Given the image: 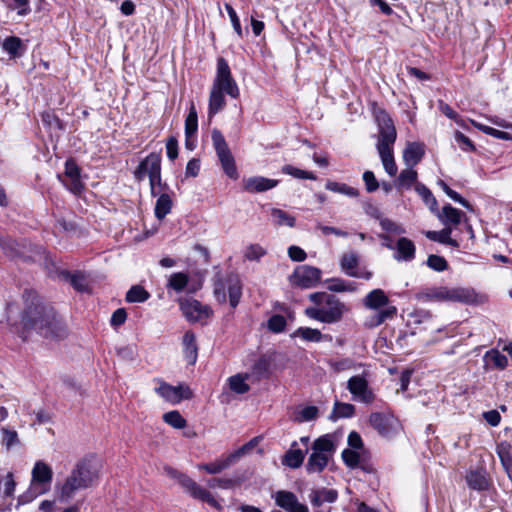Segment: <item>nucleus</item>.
Masks as SVG:
<instances>
[{"mask_svg":"<svg viewBox=\"0 0 512 512\" xmlns=\"http://www.w3.org/2000/svg\"><path fill=\"white\" fill-rule=\"evenodd\" d=\"M265 254V250L257 244L250 245L245 253V257L249 260H258Z\"/></svg>","mask_w":512,"mask_h":512,"instance_id":"obj_61","label":"nucleus"},{"mask_svg":"<svg viewBox=\"0 0 512 512\" xmlns=\"http://www.w3.org/2000/svg\"><path fill=\"white\" fill-rule=\"evenodd\" d=\"M225 9L230 17L232 26L239 37H242V28L236 11L230 4H225Z\"/></svg>","mask_w":512,"mask_h":512,"instance_id":"obj_57","label":"nucleus"},{"mask_svg":"<svg viewBox=\"0 0 512 512\" xmlns=\"http://www.w3.org/2000/svg\"><path fill=\"white\" fill-rule=\"evenodd\" d=\"M184 316L191 322L202 321L212 314V310L195 299H187L180 303Z\"/></svg>","mask_w":512,"mask_h":512,"instance_id":"obj_18","label":"nucleus"},{"mask_svg":"<svg viewBox=\"0 0 512 512\" xmlns=\"http://www.w3.org/2000/svg\"><path fill=\"white\" fill-rule=\"evenodd\" d=\"M295 336L301 337L306 341L320 342L323 335L320 330L309 327H300L296 330Z\"/></svg>","mask_w":512,"mask_h":512,"instance_id":"obj_45","label":"nucleus"},{"mask_svg":"<svg viewBox=\"0 0 512 512\" xmlns=\"http://www.w3.org/2000/svg\"><path fill=\"white\" fill-rule=\"evenodd\" d=\"M155 391L166 401L171 402L173 404L179 403L181 400H188L193 397L192 390L189 386L180 384L177 386H172L168 383L161 382L159 387L155 389Z\"/></svg>","mask_w":512,"mask_h":512,"instance_id":"obj_16","label":"nucleus"},{"mask_svg":"<svg viewBox=\"0 0 512 512\" xmlns=\"http://www.w3.org/2000/svg\"><path fill=\"white\" fill-rule=\"evenodd\" d=\"M282 172L287 174V175H290V176H293L295 178H298V179L316 180V176L312 172L301 170V169L296 168V167H294L292 165H285V166H283L282 167Z\"/></svg>","mask_w":512,"mask_h":512,"instance_id":"obj_48","label":"nucleus"},{"mask_svg":"<svg viewBox=\"0 0 512 512\" xmlns=\"http://www.w3.org/2000/svg\"><path fill=\"white\" fill-rule=\"evenodd\" d=\"M374 117L379 127L377 150L385 171L390 176L397 173L392 147L397 138L396 128L388 113L381 108L374 109Z\"/></svg>","mask_w":512,"mask_h":512,"instance_id":"obj_2","label":"nucleus"},{"mask_svg":"<svg viewBox=\"0 0 512 512\" xmlns=\"http://www.w3.org/2000/svg\"><path fill=\"white\" fill-rule=\"evenodd\" d=\"M98 476L96 460L92 458L81 459L61 486L60 499L69 500L78 490L90 487L98 479Z\"/></svg>","mask_w":512,"mask_h":512,"instance_id":"obj_4","label":"nucleus"},{"mask_svg":"<svg viewBox=\"0 0 512 512\" xmlns=\"http://www.w3.org/2000/svg\"><path fill=\"white\" fill-rule=\"evenodd\" d=\"M297 442L291 444V448L282 457V464L292 469L299 468L304 461L305 452L296 448Z\"/></svg>","mask_w":512,"mask_h":512,"instance_id":"obj_26","label":"nucleus"},{"mask_svg":"<svg viewBox=\"0 0 512 512\" xmlns=\"http://www.w3.org/2000/svg\"><path fill=\"white\" fill-rule=\"evenodd\" d=\"M163 421L175 429H183L187 425V421L177 410L163 414Z\"/></svg>","mask_w":512,"mask_h":512,"instance_id":"obj_41","label":"nucleus"},{"mask_svg":"<svg viewBox=\"0 0 512 512\" xmlns=\"http://www.w3.org/2000/svg\"><path fill=\"white\" fill-rule=\"evenodd\" d=\"M397 253L394 256L398 261H411L415 257V245L412 240L401 237L397 240L396 247Z\"/></svg>","mask_w":512,"mask_h":512,"instance_id":"obj_24","label":"nucleus"},{"mask_svg":"<svg viewBox=\"0 0 512 512\" xmlns=\"http://www.w3.org/2000/svg\"><path fill=\"white\" fill-rule=\"evenodd\" d=\"M184 358L189 365H194L197 361L198 346L196 336L192 331H186L182 340Z\"/></svg>","mask_w":512,"mask_h":512,"instance_id":"obj_22","label":"nucleus"},{"mask_svg":"<svg viewBox=\"0 0 512 512\" xmlns=\"http://www.w3.org/2000/svg\"><path fill=\"white\" fill-rule=\"evenodd\" d=\"M71 285L79 292L87 291L88 284L85 277L82 274H73L70 276Z\"/></svg>","mask_w":512,"mask_h":512,"instance_id":"obj_58","label":"nucleus"},{"mask_svg":"<svg viewBox=\"0 0 512 512\" xmlns=\"http://www.w3.org/2000/svg\"><path fill=\"white\" fill-rule=\"evenodd\" d=\"M380 225L383 230L388 231V232H392L395 234H404L405 233V229L403 227H401L394 221L387 219V218L382 219L380 221Z\"/></svg>","mask_w":512,"mask_h":512,"instance_id":"obj_59","label":"nucleus"},{"mask_svg":"<svg viewBox=\"0 0 512 512\" xmlns=\"http://www.w3.org/2000/svg\"><path fill=\"white\" fill-rule=\"evenodd\" d=\"M150 297L149 292L140 285L132 286L126 293V301L129 303H142Z\"/></svg>","mask_w":512,"mask_h":512,"instance_id":"obj_35","label":"nucleus"},{"mask_svg":"<svg viewBox=\"0 0 512 512\" xmlns=\"http://www.w3.org/2000/svg\"><path fill=\"white\" fill-rule=\"evenodd\" d=\"M344 463L350 468H356L360 462V455L354 450L344 449L342 452Z\"/></svg>","mask_w":512,"mask_h":512,"instance_id":"obj_53","label":"nucleus"},{"mask_svg":"<svg viewBox=\"0 0 512 512\" xmlns=\"http://www.w3.org/2000/svg\"><path fill=\"white\" fill-rule=\"evenodd\" d=\"M425 153L424 145L418 142L409 143L403 151V160L407 167L418 164Z\"/></svg>","mask_w":512,"mask_h":512,"instance_id":"obj_23","label":"nucleus"},{"mask_svg":"<svg viewBox=\"0 0 512 512\" xmlns=\"http://www.w3.org/2000/svg\"><path fill=\"white\" fill-rule=\"evenodd\" d=\"M172 208V200L170 196L166 193L161 194L155 204V217L158 220H162L166 217L167 214L170 213Z\"/></svg>","mask_w":512,"mask_h":512,"instance_id":"obj_33","label":"nucleus"},{"mask_svg":"<svg viewBox=\"0 0 512 512\" xmlns=\"http://www.w3.org/2000/svg\"><path fill=\"white\" fill-rule=\"evenodd\" d=\"M358 262H359V259L355 253H353V252L346 253L341 257L340 266H341V269L348 276L357 277L358 274H357L356 268L358 266Z\"/></svg>","mask_w":512,"mask_h":512,"instance_id":"obj_32","label":"nucleus"},{"mask_svg":"<svg viewBox=\"0 0 512 512\" xmlns=\"http://www.w3.org/2000/svg\"><path fill=\"white\" fill-rule=\"evenodd\" d=\"M355 413L354 405L350 403H343L336 401L334 404V409L331 418H349L352 417Z\"/></svg>","mask_w":512,"mask_h":512,"instance_id":"obj_39","label":"nucleus"},{"mask_svg":"<svg viewBox=\"0 0 512 512\" xmlns=\"http://www.w3.org/2000/svg\"><path fill=\"white\" fill-rule=\"evenodd\" d=\"M271 217L276 225H286L288 227L295 225V218L281 209L273 208L271 210Z\"/></svg>","mask_w":512,"mask_h":512,"instance_id":"obj_42","label":"nucleus"},{"mask_svg":"<svg viewBox=\"0 0 512 512\" xmlns=\"http://www.w3.org/2000/svg\"><path fill=\"white\" fill-rule=\"evenodd\" d=\"M321 278V270L309 266L301 265L297 267L294 273L291 275V283L301 288H311L316 286Z\"/></svg>","mask_w":512,"mask_h":512,"instance_id":"obj_14","label":"nucleus"},{"mask_svg":"<svg viewBox=\"0 0 512 512\" xmlns=\"http://www.w3.org/2000/svg\"><path fill=\"white\" fill-rule=\"evenodd\" d=\"M417 171L412 167H408L401 171L397 178V187L409 189L413 184H416Z\"/></svg>","mask_w":512,"mask_h":512,"instance_id":"obj_36","label":"nucleus"},{"mask_svg":"<svg viewBox=\"0 0 512 512\" xmlns=\"http://www.w3.org/2000/svg\"><path fill=\"white\" fill-rule=\"evenodd\" d=\"M497 454L506 471H509V467L512 465L511 445L506 442L500 443L497 446Z\"/></svg>","mask_w":512,"mask_h":512,"instance_id":"obj_47","label":"nucleus"},{"mask_svg":"<svg viewBox=\"0 0 512 512\" xmlns=\"http://www.w3.org/2000/svg\"><path fill=\"white\" fill-rule=\"evenodd\" d=\"M211 139L223 171L229 178L236 180L239 177V174L237 172L234 157L223 134L220 130L214 128L211 132Z\"/></svg>","mask_w":512,"mask_h":512,"instance_id":"obj_8","label":"nucleus"},{"mask_svg":"<svg viewBox=\"0 0 512 512\" xmlns=\"http://www.w3.org/2000/svg\"><path fill=\"white\" fill-rule=\"evenodd\" d=\"M226 288L229 295V303L232 308H236L242 296V286L240 279L235 274H229L225 283L218 281L215 284L214 294L219 302L226 301Z\"/></svg>","mask_w":512,"mask_h":512,"instance_id":"obj_11","label":"nucleus"},{"mask_svg":"<svg viewBox=\"0 0 512 512\" xmlns=\"http://www.w3.org/2000/svg\"><path fill=\"white\" fill-rule=\"evenodd\" d=\"M455 141L461 146L464 151H474L475 146L472 141L462 132L456 131L454 135Z\"/></svg>","mask_w":512,"mask_h":512,"instance_id":"obj_56","label":"nucleus"},{"mask_svg":"<svg viewBox=\"0 0 512 512\" xmlns=\"http://www.w3.org/2000/svg\"><path fill=\"white\" fill-rule=\"evenodd\" d=\"M365 308L374 311L364 320V326L373 329L387 320H392L397 314V308L391 304L388 296L382 289L370 291L363 299Z\"/></svg>","mask_w":512,"mask_h":512,"instance_id":"obj_5","label":"nucleus"},{"mask_svg":"<svg viewBox=\"0 0 512 512\" xmlns=\"http://www.w3.org/2000/svg\"><path fill=\"white\" fill-rule=\"evenodd\" d=\"M52 477L53 471L51 467L43 461H37L32 469V486L29 493H31L32 490L37 491H35L31 497H27L26 501L36 497L38 494L45 493L47 491L46 486L50 485Z\"/></svg>","mask_w":512,"mask_h":512,"instance_id":"obj_12","label":"nucleus"},{"mask_svg":"<svg viewBox=\"0 0 512 512\" xmlns=\"http://www.w3.org/2000/svg\"><path fill=\"white\" fill-rule=\"evenodd\" d=\"M311 454L306 463V471L309 474L321 473L332 458L336 446L330 435L317 438L311 446Z\"/></svg>","mask_w":512,"mask_h":512,"instance_id":"obj_7","label":"nucleus"},{"mask_svg":"<svg viewBox=\"0 0 512 512\" xmlns=\"http://www.w3.org/2000/svg\"><path fill=\"white\" fill-rule=\"evenodd\" d=\"M198 129V116L195 105L191 102L189 113L185 119V136L195 135Z\"/></svg>","mask_w":512,"mask_h":512,"instance_id":"obj_40","label":"nucleus"},{"mask_svg":"<svg viewBox=\"0 0 512 512\" xmlns=\"http://www.w3.org/2000/svg\"><path fill=\"white\" fill-rule=\"evenodd\" d=\"M169 474L172 477L176 478L179 484L184 488V490L193 498L206 502L216 509H221V505L213 497V495L208 490L198 485L189 476L179 473L175 470H170Z\"/></svg>","mask_w":512,"mask_h":512,"instance_id":"obj_10","label":"nucleus"},{"mask_svg":"<svg viewBox=\"0 0 512 512\" xmlns=\"http://www.w3.org/2000/svg\"><path fill=\"white\" fill-rule=\"evenodd\" d=\"M318 415V408L315 406H307L300 412L298 420L301 422L314 420Z\"/></svg>","mask_w":512,"mask_h":512,"instance_id":"obj_62","label":"nucleus"},{"mask_svg":"<svg viewBox=\"0 0 512 512\" xmlns=\"http://www.w3.org/2000/svg\"><path fill=\"white\" fill-rule=\"evenodd\" d=\"M224 94L226 93L221 90L213 87L211 88L208 107V114L210 117L217 114L226 106Z\"/></svg>","mask_w":512,"mask_h":512,"instance_id":"obj_29","label":"nucleus"},{"mask_svg":"<svg viewBox=\"0 0 512 512\" xmlns=\"http://www.w3.org/2000/svg\"><path fill=\"white\" fill-rule=\"evenodd\" d=\"M415 191L422 197L424 202L430 206V208L433 210L436 205L437 201L435 197L433 196L432 192L422 183H416L415 184Z\"/></svg>","mask_w":512,"mask_h":512,"instance_id":"obj_49","label":"nucleus"},{"mask_svg":"<svg viewBox=\"0 0 512 512\" xmlns=\"http://www.w3.org/2000/svg\"><path fill=\"white\" fill-rule=\"evenodd\" d=\"M286 319L284 316L276 314L268 320V328L270 331L280 333L285 330Z\"/></svg>","mask_w":512,"mask_h":512,"instance_id":"obj_52","label":"nucleus"},{"mask_svg":"<svg viewBox=\"0 0 512 512\" xmlns=\"http://www.w3.org/2000/svg\"><path fill=\"white\" fill-rule=\"evenodd\" d=\"M462 215V211L452 207L450 204H447L442 208V213L439 215V219L445 226H456L461 222Z\"/></svg>","mask_w":512,"mask_h":512,"instance_id":"obj_30","label":"nucleus"},{"mask_svg":"<svg viewBox=\"0 0 512 512\" xmlns=\"http://www.w3.org/2000/svg\"><path fill=\"white\" fill-rule=\"evenodd\" d=\"M167 156L170 160L178 157V141L175 137H169L166 142Z\"/></svg>","mask_w":512,"mask_h":512,"instance_id":"obj_63","label":"nucleus"},{"mask_svg":"<svg viewBox=\"0 0 512 512\" xmlns=\"http://www.w3.org/2000/svg\"><path fill=\"white\" fill-rule=\"evenodd\" d=\"M235 462L236 461L234 460L232 455L229 454L228 456H226L223 459H219V460H216V461L211 462V463L199 464L198 468L200 470L206 471L209 474H219L223 470L229 468Z\"/></svg>","mask_w":512,"mask_h":512,"instance_id":"obj_28","label":"nucleus"},{"mask_svg":"<svg viewBox=\"0 0 512 512\" xmlns=\"http://www.w3.org/2000/svg\"><path fill=\"white\" fill-rule=\"evenodd\" d=\"M427 265L434 271L442 272L448 268L446 259L442 256L431 254L427 258Z\"/></svg>","mask_w":512,"mask_h":512,"instance_id":"obj_50","label":"nucleus"},{"mask_svg":"<svg viewBox=\"0 0 512 512\" xmlns=\"http://www.w3.org/2000/svg\"><path fill=\"white\" fill-rule=\"evenodd\" d=\"M467 485L473 490H485L488 486L482 470H472L466 475Z\"/></svg>","mask_w":512,"mask_h":512,"instance_id":"obj_31","label":"nucleus"},{"mask_svg":"<svg viewBox=\"0 0 512 512\" xmlns=\"http://www.w3.org/2000/svg\"><path fill=\"white\" fill-rule=\"evenodd\" d=\"M275 503L287 512H309L306 505L298 501L297 496L287 490H279L272 495Z\"/></svg>","mask_w":512,"mask_h":512,"instance_id":"obj_19","label":"nucleus"},{"mask_svg":"<svg viewBox=\"0 0 512 512\" xmlns=\"http://www.w3.org/2000/svg\"><path fill=\"white\" fill-rule=\"evenodd\" d=\"M161 172V156L158 153H150L143 159L134 171V178L143 181L146 176L155 175Z\"/></svg>","mask_w":512,"mask_h":512,"instance_id":"obj_20","label":"nucleus"},{"mask_svg":"<svg viewBox=\"0 0 512 512\" xmlns=\"http://www.w3.org/2000/svg\"><path fill=\"white\" fill-rule=\"evenodd\" d=\"M328 290L332 292H353L356 290L355 283L340 278L329 280Z\"/></svg>","mask_w":512,"mask_h":512,"instance_id":"obj_44","label":"nucleus"},{"mask_svg":"<svg viewBox=\"0 0 512 512\" xmlns=\"http://www.w3.org/2000/svg\"><path fill=\"white\" fill-rule=\"evenodd\" d=\"M248 374H236L231 376L228 379L229 388L231 391L237 393V394H244L249 391L250 387L246 383V379H248Z\"/></svg>","mask_w":512,"mask_h":512,"instance_id":"obj_34","label":"nucleus"},{"mask_svg":"<svg viewBox=\"0 0 512 512\" xmlns=\"http://www.w3.org/2000/svg\"><path fill=\"white\" fill-rule=\"evenodd\" d=\"M24 308L21 313L19 335L26 340L35 333L48 342H60L69 335L66 323L55 309L34 290L23 293Z\"/></svg>","mask_w":512,"mask_h":512,"instance_id":"obj_1","label":"nucleus"},{"mask_svg":"<svg viewBox=\"0 0 512 512\" xmlns=\"http://www.w3.org/2000/svg\"><path fill=\"white\" fill-rule=\"evenodd\" d=\"M188 275L183 272L173 273L168 282V287L175 290L176 292L182 291L188 284Z\"/></svg>","mask_w":512,"mask_h":512,"instance_id":"obj_46","label":"nucleus"},{"mask_svg":"<svg viewBox=\"0 0 512 512\" xmlns=\"http://www.w3.org/2000/svg\"><path fill=\"white\" fill-rule=\"evenodd\" d=\"M2 47L12 57L21 56L20 49L22 48V41L19 37H7L4 40Z\"/></svg>","mask_w":512,"mask_h":512,"instance_id":"obj_43","label":"nucleus"},{"mask_svg":"<svg viewBox=\"0 0 512 512\" xmlns=\"http://www.w3.org/2000/svg\"><path fill=\"white\" fill-rule=\"evenodd\" d=\"M212 87L225 92L231 98L239 97L238 85L232 77L230 67L224 58H219L217 61V72Z\"/></svg>","mask_w":512,"mask_h":512,"instance_id":"obj_9","label":"nucleus"},{"mask_svg":"<svg viewBox=\"0 0 512 512\" xmlns=\"http://www.w3.org/2000/svg\"><path fill=\"white\" fill-rule=\"evenodd\" d=\"M278 185V180L262 176L249 177L243 180V188L249 193H260L270 190Z\"/></svg>","mask_w":512,"mask_h":512,"instance_id":"obj_21","label":"nucleus"},{"mask_svg":"<svg viewBox=\"0 0 512 512\" xmlns=\"http://www.w3.org/2000/svg\"><path fill=\"white\" fill-rule=\"evenodd\" d=\"M57 178L73 194H80L84 188L80 179V169L73 160L66 161L64 173L58 174Z\"/></svg>","mask_w":512,"mask_h":512,"instance_id":"obj_15","label":"nucleus"},{"mask_svg":"<svg viewBox=\"0 0 512 512\" xmlns=\"http://www.w3.org/2000/svg\"><path fill=\"white\" fill-rule=\"evenodd\" d=\"M451 233L452 228L445 226L441 231H426L425 236L432 241L458 248L459 243L457 240L451 238Z\"/></svg>","mask_w":512,"mask_h":512,"instance_id":"obj_27","label":"nucleus"},{"mask_svg":"<svg viewBox=\"0 0 512 512\" xmlns=\"http://www.w3.org/2000/svg\"><path fill=\"white\" fill-rule=\"evenodd\" d=\"M126 319H127L126 310L124 308H119L113 312L110 322H111L112 326H120V325L124 324Z\"/></svg>","mask_w":512,"mask_h":512,"instance_id":"obj_64","label":"nucleus"},{"mask_svg":"<svg viewBox=\"0 0 512 512\" xmlns=\"http://www.w3.org/2000/svg\"><path fill=\"white\" fill-rule=\"evenodd\" d=\"M316 228L318 230H320L321 233L325 236L330 235V234H334L335 236H338V237H347L348 236V233L343 230H340V229H338L336 227H332V226H326L321 223H317Z\"/></svg>","mask_w":512,"mask_h":512,"instance_id":"obj_60","label":"nucleus"},{"mask_svg":"<svg viewBox=\"0 0 512 512\" xmlns=\"http://www.w3.org/2000/svg\"><path fill=\"white\" fill-rule=\"evenodd\" d=\"M347 389L355 400L363 403H371L375 398L372 390L369 388L368 381L360 375L352 376L348 380Z\"/></svg>","mask_w":512,"mask_h":512,"instance_id":"obj_17","label":"nucleus"},{"mask_svg":"<svg viewBox=\"0 0 512 512\" xmlns=\"http://www.w3.org/2000/svg\"><path fill=\"white\" fill-rule=\"evenodd\" d=\"M363 181L365 183L366 190L369 193L374 192L379 188V183L374 173L370 170H367L363 173Z\"/></svg>","mask_w":512,"mask_h":512,"instance_id":"obj_55","label":"nucleus"},{"mask_svg":"<svg viewBox=\"0 0 512 512\" xmlns=\"http://www.w3.org/2000/svg\"><path fill=\"white\" fill-rule=\"evenodd\" d=\"M370 425L383 437L395 435L400 427L393 415L375 412L369 416Z\"/></svg>","mask_w":512,"mask_h":512,"instance_id":"obj_13","label":"nucleus"},{"mask_svg":"<svg viewBox=\"0 0 512 512\" xmlns=\"http://www.w3.org/2000/svg\"><path fill=\"white\" fill-rule=\"evenodd\" d=\"M315 305L305 309V315L310 319L332 324L342 320L349 308L337 296L326 292H315L309 295Z\"/></svg>","mask_w":512,"mask_h":512,"instance_id":"obj_3","label":"nucleus"},{"mask_svg":"<svg viewBox=\"0 0 512 512\" xmlns=\"http://www.w3.org/2000/svg\"><path fill=\"white\" fill-rule=\"evenodd\" d=\"M309 498L313 506L320 507L325 502H335L338 498V492L335 489L321 488L312 490Z\"/></svg>","mask_w":512,"mask_h":512,"instance_id":"obj_25","label":"nucleus"},{"mask_svg":"<svg viewBox=\"0 0 512 512\" xmlns=\"http://www.w3.org/2000/svg\"><path fill=\"white\" fill-rule=\"evenodd\" d=\"M2 433H3L2 441L7 449L12 448L13 446H15L19 443L18 434L16 431L9 430L7 428H2Z\"/></svg>","mask_w":512,"mask_h":512,"instance_id":"obj_54","label":"nucleus"},{"mask_svg":"<svg viewBox=\"0 0 512 512\" xmlns=\"http://www.w3.org/2000/svg\"><path fill=\"white\" fill-rule=\"evenodd\" d=\"M261 439H262L261 436H256V437L252 438L249 442H247L246 444L241 446L239 449H237L236 451L231 453L234 460L237 461L240 457L249 453L253 448H255L259 444Z\"/></svg>","mask_w":512,"mask_h":512,"instance_id":"obj_51","label":"nucleus"},{"mask_svg":"<svg viewBox=\"0 0 512 512\" xmlns=\"http://www.w3.org/2000/svg\"><path fill=\"white\" fill-rule=\"evenodd\" d=\"M0 246L5 255L11 259H15L22 255L20 245L10 238H0Z\"/></svg>","mask_w":512,"mask_h":512,"instance_id":"obj_38","label":"nucleus"},{"mask_svg":"<svg viewBox=\"0 0 512 512\" xmlns=\"http://www.w3.org/2000/svg\"><path fill=\"white\" fill-rule=\"evenodd\" d=\"M325 188L329 191L344 194L349 197H357L359 195V192L356 188L351 187L345 183L327 181Z\"/></svg>","mask_w":512,"mask_h":512,"instance_id":"obj_37","label":"nucleus"},{"mask_svg":"<svg viewBox=\"0 0 512 512\" xmlns=\"http://www.w3.org/2000/svg\"><path fill=\"white\" fill-rule=\"evenodd\" d=\"M416 299L420 302H460L465 304L474 303L476 294L469 288L446 286L424 288L416 294Z\"/></svg>","mask_w":512,"mask_h":512,"instance_id":"obj_6","label":"nucleus"}]
</instances>
